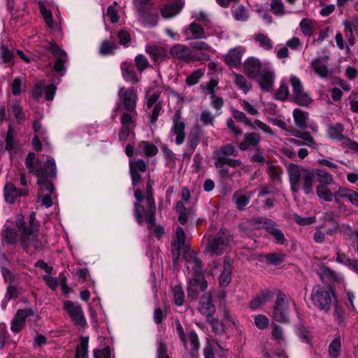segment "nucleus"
I'll list each match as a JSON object with an SVG mask.
<instances>
[{
    "instance_id": "obj_41",
    "label": "nucleus",
    "mask_w": 358,
    "mask_h": 358,
    "mask_svg": "<svg viewBox=\"0 0 358 358\" xmlns=\"http://www.w3.org/2000/svg\"><path fill=\"white\" fill-rule=\"evenodd\" d=\"M1 241L10 245H16L19 239L17 232L12 228H6L1 232Z\"/></svg>"
},
{
    "instance_id": "obj_25",
    "label": "nucleus",
    "mask_w": 358,
    "mask_h": 358,
    "mask_svg": "<svg viewBox=\"0 0 358 358\" xmlns=\"http://www.w3.org/2000/svg\"><path fill=\"white\" fill-rule=\"evenodd\" d=\"M158 152V148L151 141H141L138 143L136 153L143 157L150 158L155 157Z\"/></svg>"
},
{
    "instance_id": "obj_53",
    "label": "nucleus",
    "mask_w": 358,
    "mask_h": 358,
    "mask_svg": "<svg viewBox=\"0 0 358 358\" xmlns=\"http://www.w3.org/2000/svg\"><path fill=\"white\" fill-rule=\"evenodd\" d=\"M271 337L278 343H282L285 341V336L282 328L275 323L271 324Z\"/></svg>"
},
{
    "instance_id": "obj_55",
    "label": "nucleus",
    "mask_w": 358,
    "mask_h": 358,
    "mask_svg": "<svg viewBox=\"0 0 358 358\" xmlns=\"http://www.w3.org/2000/svg\"><path fill=\"white\" fill-rule=\"evenodd\" d=\"M11 110L15 117L17 122L18 124H22L26 119V115L18 101H15L13 103L11 106Z\"/></svg>"
},
{
    "instance_id": "obj_46",
    "label": "nucleus",
    "mask_w": 358,
    "mask_h": 358,
    "mask_svg": "<svg viewBox=\"0 0 358 358\" xmlns=\"http://www.w3.org/2000/svg\"><path fill=\"white\" fill-rule=\"evenodd\" d=\"M341 337L336 336L329 345L328 352L330 358H338L341 355Z\"/></svg>"
},
{
    "instance_id": "obj_49",
    "label": "nucleus",
    "mask_w": 358,
    "mask_h": 358,
    "mask_svg": "<svg viewBox=\"0 0 358 358\" xmlns=\"http://www.w3.org/2000/svg\"><path fill=\"white\" fill-rule=\"evenodd\" d=\"M317 196L325 201H331L334 198V194L324 185H318L316 187Z\"/></svg>"
},
{
    "instance_id": "obj_38",
    "label": "nucleus",
    "mask_w": 358,
    "mask_h": 358,
    "mask_svg": "<svg viewBox=\"0 0 358 358\" xmlns=\"http://www.w3.org/2000/svg\"><path fill=\"white\" fill-rule=\"evenodd\" d=\"M121 73L123 78L131 83H136L138 78L131 63L124 62L120 65Z\"/></svg>"
},
{
    "instance_id": "obj_47",
    "label": "nucleus",
    "mask_w": 358,
    "mask_h": 358,
    "mask_svg": "<svg viewBox=\"0 0 358 358\" xmlns=\"http://www.w3.org/2000/svg\"><path fill=\"white\" fill-rule=\"evenodd\" d=\"M314 21L310 18H303L299 23V28L305 36L310 37L313 34Z\"/></svg>"
},
{
    "instance_id": "obj_54",
    "label": "nucleus",
    "mask_w": 358,
    "mask_h": 358,
    "mask_svg": "<svg viewBox=\"0 0 358 358\" xmlns=\"http://www.w3.org/2000/svg\"><path fill=\"white\" fill-rule=\"evenodd\" d=\"M174 303L178 306H181L184 303L185 293L181 285H176L172 288Z\"/></svg>"
},
{
    "instance_id": "obj_48",
    "label": "nucleus",
    "mask_w": 358,
    "mask_h": 358,
    "mask_svg": "<svg viewBox=\"0 0 358 358\" xmlns=\"http://www.w3.org/2000/svg\"><path fill=\"white\" fill-rule=\"evenodd\" d=\"M293 136L301 139L303 141L305 145L309 146L314 149H315L318 147V144L315 141L313 137L308 131H305V132L295 131L293 134Z\"/></svg>"
},
{
    "instance_id": "obj_59",
    "label": "nucleus",
    "mask_w": 358,
    "mask_h": 358,
    "mask_svg": "<svg viewBox=\"0 0 358 358\" xmlns=\"http://www.w3.org/2000/svg\"><path fill=\"white\" fill-rule=\"evenodd\" d=\"M293 98L294 102L301 106H308L313 101L309 94L304 92V90L296 94Z\"/></svg>"
},
{
    "instance_id": "obj_19",
    "label": "nucleus",
    "mask_w": 358,
    "mask_h": 358,
    "mask_svg": "<svg viewBox=\"0 0 358 358\" xmlns=\"http://www.w3.org/2000/svg\"><path fill=\"white\" fill-rule=\"evenodd\" d=\"M145 52L150 55L155 64H159L169 58V52L167 49L158 45L146 46Z\"/></svg>"
},
{
    "instance_id": "obj_61",
    "label": "nucleus",
    "mask_w": 358,
    "mask_h": 358,
    "mask_svg": "<svg viewBox=\"0 0 358 358\" xmlns=\"http://www.w3.org/2000/svg\"><path fill=\"white\" fill-rule=\"evenodd\" d=\"M39 9L41 15H43L46 24L50 27H53V19L52 15L50 10L45 8V4L43 2H39Z\"/></svg>"
},
{
    "instance_id": "obj_56",
    "label": "nucleus",
    "mask_w": 358,
    "mask_h": 358,
    "mask_svg": "<svg viewBox=\"0 0 358 358\" xmlns=\"http://www.w3.org/2000/svg\"><path fill=\"white\" fill-rule=\"evenodd\" d=\"M188 30L192 34L193 38L201 39L206 38L204 29L196 22H192L189 25Z\"/></svg>"
},
{
    "instance_id": "obj_10",
    "label": "nucleus",
    "mask_w": 358,
    "mask_h": 358,
    "mask_svg": "<svg viewBox=\"0 0 358 358\" xmlns=\"http://www.w3.org/2000/svg\"><path fill=\"white\" fill-rule=\"evenodd\" d=\"M148 182L146 185V203L148 206L147 213L145 215V222L148 223V229L155 226V212L156 206L153 197V185L154 180L150 178V176H148Z\"/></svg>"
},
{
    "instance_id": "obj_43",
    "label": "nucleus",
    "mask_w": 358,
    "mask_h": 358,
    "mask_svg": "<svg viewBox=\"0 0 358 358\" xmlns=\"http://www.w3.org/2000/svg\"><path fill=\"white\" fill-rule=\"evenodd\" d=\"M293 117L296 127L302 129L307 127V119L308 117V113L304 112L301 109L296 108L293 111Z\"/></svg>"
},
{
    "instance_id": "obj_40",
    "label": "nucleus",
    "mask_w": 358,
    "mask_h": 358,
    "mask_svg": "<svg viewBox=\"0 0 358 358\" xmlns=\"http://www.w3.org/2000/svg\"><path fill=\"white\" fill-rule=\"evenodd\" d=\"M42 177L54 178L57 175L55 161L52 157H48L42 166Z\"/></svg>"
},
{
    "instance_id": "obj_31",
    "label": "nucleus",
    "mask_w": 358,
    "mask_h": 358,
    "mask_svg": "<svg viewBox=\"0 0 358 358\" xmlns=\"http://www.w3.org/2000/svg\"><path fill=\"white\" fill-rule=\"evenodd\" d=\"M118 110L120 112V122L121 125L135 128L138 117L136 109Z\"/></svg>"
},
{
    "instance_id": "obj_21",
    "label": "nucleus",
    "mask_w": 358,
    "mask_h": 358,
    "mask_svg": "<svg viewBox=\"0 0 358 358\" xmlns=\"http://www.w3.org/2000/svg\"><path fill=\"white\" fill-rule=\"evenodd\" d=\"M257 83L262 90L270 92L272 90L275 75L273 71L264 69L258 75Z\"/></svg>"
},
{
    "instance_id": "obj_28",
    "label": "nucleus",
    "mask_w": 358,
    "mask_h": 358,
    "mask_svg": "<svg viewBox=\"0 0 358 358\" xmlns=\"http://www.w3.org/2000/svg\"><path fill=\"white\" fill-rule=\"evenodd\" d=\"M184 6L181 0H176L169 3L164 4L161 8V15L164 18H171L178 15Z\"/></svg>"
},
{
    "instance_id": "obj_5",
    "label": "nucleus",
    "mask_w": 358,
    "mask_h": 358,
    "mask_svg": "<svg viewBox=\"0 0 358 358\" xmlns=\"http://www.w3.org/2000/svg\"><path fill=\"white\" fill-rule=\"evenodd\" d=\"M236 155L237 152L232 144L227 143L220 147V149L216 150L213 153V158L215 159V166L216 168H222L224 165H228L230 167L235 168L241 166L242 162L240 159L229 157V156L236 157Z\"/></svg>"
},
{
    "instance_id": "obj_39",
    "label": "nucleus",
    "mask_w": 358,
    "mask_h": 358,
    "mask_svg": "<svg viewBox=\"0 0 358 358\" xmlns=\"http://www.w3.org/2000/svg\"><path fill=\"white\" fill-rule=\"evenodd\" d=\"M253 39L259 47L265 51H270L273 48V42L267 34L257 33L254 35Z\"/></svg>"
},
{
    "instance_id": "obj_6",
    "label": "nucleus",
    "mask_w": 358,
    "mask_h": 358,
    "mask_svg": "<svg viewBox=\"0 0 358 358\" xmlns=\"http://www.w3.org/2000/svg\"><path fill=\"white\" fill-rule=\"evenodd\" d=\"M333 297H335L334 291L328 287L320 285H315L310 294V300L313 306L320 310L325 311L329 310Z\"/></svg>"
},
{
    "instance_id": "obj_62",
    "label": "nucleus",
    "mask_w": 358,
    "mask_h": 358,
    "mask_svg": "<svg viewBox=\"0 0 358 358\" xmlns=\"http://www.w3.org/2000/svg\"><path fill=\"white\" fill-rule=\"evenodd\" d=\"M271 8L275 15L282 16L285 13V6L282 0H271Z\"/></svg>"
},
{
    "instance_id": "obj_13",
    "label": "nucleus",
    "mask_w": 358,
    "mask_h": 358,
    "mask_svg": "<svg viewBox=\"0 0 358 358\" xmlns=\"http://www.w3.org/2000/svg\"><path fill=\"white\" fill-rule=\"evenodd\" d=\"M5 201L9 204H14L20 197L26 196L29 194L27 189L17 188L12 182H6L3 189Z\"/></svg>"
},
{
    "instance_id": "obj_17",
    "label": "nucleus",
    "mask_w": 358,
    "mask_h": 358,
    "mask_svg": "<svg viewBox=\"0 0 358 358\" xmlns=\"http://www.w3.org/2000/svg\"><path fill=\"white\" fill-rule=\"evenodd\" d=\"M329 56H320L313 59L310 66L315 73L321 78L330 76L331 73L329 69Z\"/></svg>"
},
{
    "instance_id": "obj_22",
    "label": "nucleus",
    "mask_w": 358,
    "mask_h": 358,
    "mask_svg": "<svg viewBox=\"0 0 358 358\" xmlns=\"http://www.w3.org/2000/svg\"><path fill=\"white\" fill-rule=\"evenodd\" d=\"M253 192H248L245 189H240L236 191L232 196V201L238 210H243L252 199Z\"/></svg>"
},
{
    "instance_id": "obj_60",
    "label": "nucleus",
    "mask_w": 358,
    "mask_h": 358,
    "mask_svg": "<svg viewBox=\"0 0 358 358\" xmlns=\"http://www.w3.org/2000/svg\"><path fill=\"white\" fill-rule=\"evenodd\" d=\"M204 75V71L201 69H197L191 73L185 78V83L187 85L192 86L199 83V80Z\"/></svg>"
},
{
    "instance_id": "obj_12",
    "label": "nucleus",
    "mask_w": 358,
    "mask_h": 358,
    "mask_svg": "<svg viewBox=\"0 0 358 358\" xmlns=\"http://www.w3.org/2000/svg\"><path fill=\"white\" fill-rule=\"evenodd\" d=\"M63 308L76 324L82 327L86 324L84 313L80 304L68 300L64 302Z\"/></svg>"
},
{
    "instance_id": "obj_15",
    "label": "nucleus",
    "mask_w": 358,
    "mask_h": 358,
    "mask_svg": "<svg viewBox=\"0 0 358 358\" xmlns=\"http://www.w3.org/2000/svg\"><path fill=\"white\" fill-rule=\"evenodd\" d=\"M207 287V281L206 280L204 275L192 278L189 282L187 296L193 300L196 299L199 294L205 291Z\"/></svg>"
},
{
    "instance_id": "obj_30",
    "label": "nucleus",
    "mask_w": 358,
    "mask_h": 358,
    "mask_svg": "<svg viewBox=\"0 0 358 358\" xmlns=\"http://www.w3.org/2000/svg\"><path fill=\"white\" fill-rule=\"evenodd\" d=\"M203 136V130L199 126L193 127L187 137V148L192 154L199 144Z\"/></svg>"
},
{
    "instance_id": "obj_44",
    "label": "nucleus",
    "mask_w": 358,
    "mask_h": 358,
    "mask_svg": "<svg viewBox=\"0 0 358 358\" xmlns=\"http://www.w3.org/2000/svg\"><path fill=\"white\" fill-rule=\"evenodd\" d=\"M234 82L238 88L244 94L248 93L252 88V85L248 83L244 76L239 73L234 74Z\"/></svg>"
},
{
    "instance_id": "obj_36",
    "label": "nucleus",
    "mask_w": 358,
    "mask_h": 358,
    "mask_svg": "<svg viewBox=\"0 0 358 358\" xmlns=\"http://www.w3.org/2000/svg\"><path fill=\"white\" fill-rule=\"evenodd\" d=\"M265 230L274 238L278 244L282 245L285 243L286 241L285 235L282 231L276 227V224L274 221L271 219L266 221Z\"/></svg>"
},
{
    "instance_id": "obj_64",
    "label": "nucleus",
    "mask_w": 358,
    "mask_h": 358,
    "mask_svg": "<svg viewBox=\"0 0 358 358\" xmlns=\"http://www.w3.org/2000/svg\"><path fill=\"white\" fill-rule=\"evenodd\" d=\"M134 61L136 67L140 72L145 71L149 66L148 59L143 55L140 54L136 56Z\"/></svg>"
},
{
    "instance_id": "obj_50",
    "label": "nucleus",
    "mask_w": 358,
    "mask_h": 358,
    "mask_svg": "<svg viewBox=\"0 0 358 358\" xmlns=\"http://www.w3.org/2000/svg\"><path fill=\"white\" fill-rule=\"evenodd\" d=\"M218 350H220V357L225 355L226 351L220 345V344L217 343L214 348L210 345H206L204 348V358H215V356L218 355Z\"/></svg>"
},
{
    "instance_id": "obj_20",
    "label": "nucleus",
    "mask_w": 358,
    "mask_h": 358,
    "mask_svg": "<svg viewBox=\"0 0 358 358\" xmlns=\"http://www.w3.org/2000/svg\"><path fill=\"white\" fill-rule=\"evenodd\" d=\"M262 67V62L254 57L247 58L243 65L244 73L252 78L257 77L261 73Z\"/></svg>"
},
{
    "instance_id": "obj_26",
    "label": "nucleus",
    "mask_w": 358,
    "mask_h": 358,
    "mask_svg": "<svg viewBox=\"0 0 358 358\" xmlns=\"http://www.w3.org/2000/svg\"><path fill=\"white\" fill-rule=\"evenodd\" d=\"M244 52L245 48L241 47H236L231 49L224 56L225 63L231 67H239L241 64L242 55Z\"/></svg>"
},
{
    "instance_id": "obj_3",
    "label": "nucleus",
    "mask_w": 358,
    "mask_h": 358,
    "mask_svg": "<svg viewBox=\"0 0 358 358\" xmlns=\"http://www.w3.org/2000/svg\"><path fill=\"white\" fill-rule=\"evenodd\" d=\"M231 239L230 232L226 229H221L215 236L208 238L205 251L211 256L221 255L229 249Z\"/></svg>"
},
{
    "instance_id": "obj_23",
    "label": "nucleus",
    "mask_w": 358,
    "mask_h": 358,
    "mask_svg": "<svg viewBox=\"0 0 358 358\" xmlns=\"http://www.w3.org/2000/svg\"><path fill=\"white\" fill-rule=\"evenodd\" d=\"M24 164L29 173L36 176L38 179L43 176L42 166L39 159L34 152H29L25 157Z\"/></svg>"
},
{
    "instance_id": "obj_8",
    "label": "nucleus",
    "mask_w": 358,
    "mask_h": 358,
    "mask_svg": "<svg viewBox=\"0 0 358 358\" xmlns=\"http://www.w3.org/2000/svg\"><path fill=\"white\" fill-rule=\"evenodd\" d=\"M117 95V110L136 109L138 95L134 87H120Z\"/></svg>"
},
{
    "instance_id": "obj_27",
    "label": "nucleus",
    "mask_w": 358,
    "mask_h": 358,
    "mask_svg": "<svg viewBox=\"0 0 358 358\" xmlns=\"http://www.w3.org/2000/svg\"><path fill=\"white\" fill-rule=\"evenodd\" d=\"M261 141V136L257 132L245 133L243 141L238 144V148L241 151H246L250 148H256Z\"/></svg>"
},
{
    "instance_id": "obj_4",
    "label": "nucleus",
    "mask_w": 358,
    "mask_h": 358,
    "mask_svg": "<svg viewBox=\"0 0 358 358\" xmlns=\"http://www.w3.org/2000/svg\"><path fill=\"white\" fill-rule=\"evenodd\" d=\"M275 297L271 317L278 322L287 324L289 322V299L280 289H275Z\"/></svg>"
},
{
    "instance_id": "obj_24",
    "label": "nucleus",
    "mask_w": 358,
    "mask_h": 358,
    "mask_svg": "<svg viewBox=\"0 0 358 358\" xmlns=\"http://www.w3.org/2000/svg\"><path fill=\"white\" fill-rule=\"evenodd\" d=\"M146 170L147 165L145 162L141 159L131 161L129 162V171L132 180V184L134 185H136L138 182H140L141 180V176L138 172L140 171L144 173L146 171Z\"/></svg>"
},
{
    "instance_id": "obj_42",
    "label": "nucleus",
    "mask_w": 358,
    "mask_h": 358,
    "mask_svg": "<svg viewBox=\"0 0 358 358\" xmlns=\"http://www.w3.org/2000/svg\"><path fill=\"white\" fill-rule=\"evenodd\" d=\"M267 165L266 172L270 176L272 182L275 185L281 183V174L282 173V169L279 166L273 165L269 162H267Z\"/></svg>"
},
{
    "instance_id": "obj_14",
    "label": "nucleus",
    "mask_w": 358,
    "mask_h": 358,
    "mask_svg": "<svg viewBox=\"0 0 358 358\" xmlns=\"http://www.w3.org/2000/svg\"><path fill=\"white\" fill-rule=\"evenodd\" d=\"M169 55L174 58L186 62H191L200 59L199 57L193 55L192 52L188 47L179 43L175 44L170 48Z\"/></svg>"
},
{
    "instance_id": "obj_16",
    "label": "nucleus",
    "mask_w": 358,
    "mask_h": 358,
    "mask_svg": "<svg viewBox=\"0 0 358 358\" xmlns=\"http://www.w3.org/2000/svg\"><path fill=\"white\" fill-rule=\"evenodd\" d=\"M56 57L54 64V70L57 72H62L65 70L64 64L67 62L66 52L58 46L55 42H50L47 48Z\"/></svg>"
},
{
    "instance_id": "obj_35",
    "label": "nucleus",
    "mask_w": 358,
    "mask_h": 358,
    "mask_svg": "<svg viewBox=\"0 0 358 358\" xmlns=\"http://www.w3.org/2000/svg\"><path fill=\"white\" fill-rule=\"evenodd\" d=\"M134 196L138 202L135 203L134 208H135V216L136 217L137 222L139 224H141L145 220V215L147 211L145 210L144 207L139 203L144 199V196L143 192L138 189L134 192Z\"/></svg>"
},
{
    "instance_id": "obj_18",
    "label": "nucleus",
    "mask_w": 358,
    "mask_h": 358,
    "mask_svg": "<svg viewBox=\"0 0 358 358\" xmlns=\"http://www.w3.org/2000/svg\"><path fill=\"white\" fill-rule=\"evenodd\" d=\"M34 315L31 308L20 309L15 313L10 324V330L14 333L20 332L25 325L26 318Z\"/></svg>"
},
{
    "instance_id": "obj_7",
    "label": "nucleus",
    "mask_w": 358,
    "mask_h": 358,
    "mask_svg": "<svg viewBox=\"0 0 358 358\" xmlns=\"http://www.w3.org/2000/svg\"><path fill=\"white\" fill-rule=\"evenodd\" d=\"M190 192L187 187H183L180 193L181 200L177 202L176 210L178 214V222L180 224H185L189 219H192L195 216V209L193 207L186 208L185 204H187L190 199Z\"/></svg>"
},
{
    "instance_id": "obj_32",
    "label": "nucleus",
    "mask_w": 358,
    "mask_h": 358,
    "mask_svg": "<svg viewBox=\"0 0 358 358\" xmlns=\"http://www.w3.org/2000/svg\"><path fill=\"white\" fill-rule=\"evenodd\" d=\"M233 261L229 257H225L223 264V270L219 278V283L221 287L228 286L231 280Z\"/></svg>"
},
{
    "instance_id": "obj_45",
    "label": "nucleus",
    "mask_w": 358,
    "mask_h": 358,
    "mask_svg": "<svg viewBox=\"0 0 358 358\" xmlns=\"http://www.w3.org/2000/svg\"><path fill=\"white\" fill-rule=\"evenodd\" d=\"M116 49L117 44L115 41L111 38L110 40L106 39L101 43L99 52L103 55H113Z\"/></svg>"
},
{
    "instance_id": "obj_33",
    "label": "nucleus",
    "mask_w": 358,
    "mask_h": 358,
    "mask_svg": "<svg viewBox=\"0 0 358 358\" xmlns=\"http://www.w3.org/2000/svg\"><path fill=\"white\" fill-rule=\"evenodd\" d=\"M198 309L201 314L206 317H210L215 313V307L211 302L210 293H206L202 296Z\"/></svg>"
},
{
    "instance_id": "obj_29",
    "label": "nucleus",
    "mask_w": 358,
    "mask_h": 358,
    "mask_svg": "<svg viewBox=\"0 0 358 358\" xmlns=\"http://www.w3.org/2000/svg\"><path fill=\"white\" fill-rule=\"evenodd\" d=\"M339 198H345L352 205L358 206V193L352 189L340 187L334 193V201L338 204H340Z\"/></svg>"
},
{
    "instance_id": "obj_51",
    "label": "nucleus",
    "mask_w": 358,
    "mask_h": 358,
    "mask_svg": "<svg viewBox=\"0 0 358 358\" xmlns=\"http://www.w3.org/2000/svg\"><path fill=\"white\" fill-rule=\"evenodd\" d=\"M89 338L87 337H82L79 345L76 349V358H88L87 348H88Z\"/></svg>"
},
{
    "instance_id": "obj_58",
    "label": "nucleus",
    "mask_w": 358,
    "mask_h": 358,
    "mask_svg": "<svg viewBox=\"0 0 358 358\" xmlns=\"http://www.w3.org/2000/svg\"><path fill=\"white\" fill-rule=\"evenodd\" d=\"M232 115L235 120L240 122L244 123L246 126L249 127L250 129H255L254 124L250 118H248L246 115L238 110L234 109L232 110Z\"/></svg>"
},
{
    "instance_id": "obj_9",
    "label": "nucleus",
    "mask_w": 358,
    "mask_h": 358,
    "mask_svg": "<svg viewBox=\"0 0 358 358\" xmlns=\"http://www.w3.org/2000/svg\"><path fill=\"white\" fill-rule=\"evenodd\" d=\"M186 124L182 117L181 110L178 109L172 117V125L170 129L171 136L175 137V143L180 145L182 144L186 138Z\"/></svg>"
},
{
    "instance_id": "obj_1",
    "label": "nucleus",
    "mask_w": 358,
    "mask_h": 358,
    "mask_svg": "<svg viewBox=\"0 0 358 358\" xmlns=\"http://www.w3.org/2000/svg\"><path fill=\"white\" fill-rule=\"evenodd\" d=\"M287 173L290 188L292 192L297 193L301 189L306 195L313 192L315 177H317L320 185H329L333 183L334 178L331 174L320 169H309L295 164H290L287 166Z\"/></svg>"
},
{
    "instance_id": "obj_37",
    "label": "nucleus",
    "mask_w": 358,
    "mask_h": 358,
    "mask_svg": "<svg viewBox=\"0 0 358 358\" xmlns=\"http://www.w3.org/2000/svg\"><path fill=\"white\" fill-rule=\"evenodd\" d=\"M343 130L342 124H329L327 127V134L331 139L340 141L343 144L348 138L343 134Z\"/></svg>"
},
{
    "instance_id": "obj_2",
    "label": "nucleus",
    "mask_w": 358,
    "mask_h": 358,
    "mask_svg": "<svg viewBox=\"0 0 358 358\" xmlns=\"http://www.w3.org/2000/svg\"><path fill=\"white\" fill-rule=\"evenodd\" d=\"M15 226L20 233L19 243L22 250L27 255H33L43 251L47 241L39 237L40 224L36 218V213L29 215L28 224L22 214H18L15 219Z\"/></svg>"
},
{
    "instance_id": "obj_57",
    "label": "nucleus",
    "mask_w": 358,
    "mask_h": 358,
    "mask_svg": "<svg viewBox=\"0 0 358 358\" xmlns=\"http://www.w3.org/2000/svg\"><path fill=\"white\" fill-rule=\"evenodd\" d=\"M38 185L41 187V192L42 194L46 192V194H52L54 193L55 187L52 182L48 181V178L40 177L37 181Z\"/></svg>"
},
{
    "instance_id": "obj_63",
    "label": "nucleus",
    "mask_w": 358,
    "mask_h": 358,
    "mask_svg": "<svg viewBox=\"0 0 358 358\" xmlns=\"http://www.w3.org/2000/svg\"><path fill=\"white\" fill-rule=\"evenodd\" d=\"M188 341L190 343L191 350L194 354H196L200 348V343L197 334L191 331L188 334Z\"/></svg>"
},
{
    "instance_id": "obj_34",
    "label": "nucleus",
    "mask_w": 358,
    "mask_h": 358,
    "mask_svg": "<svg viewBox=\"0 0 358 358\" xmlns=\"http://www.w3.org/2000/svg\"><path fill=\"white\" fill-rule=\"evenodd\" d=\"M269 219L266 217H255L243 222L240 224L239 227L241 229V230L245 231L257 230L260 229H265L266 222Z\"/></svg>"
},
{
    "instance_id": "obj_11",
    "label": "nucleus",
    "mask_w": 358,
    "mask_h": 358,
    "mask_svg": "<svg viewBox=\"0 0 358 358\" xmlns=\"http://www.w3.org/2000/svg\"><path fill=\"white\" fill-rule=\"evenodd\" d=\"M185 259L187 272L192 278L203 275L201 261L198 258L196 252L192 250L187 251L185 254Z\"/></svg>"
},
{
    "instance_id": "obj_52",
    "label": "nucleus",
    "mask_w": 358,
    "mask_h": 358,
    "mask_svg": "<svg viewBox=\"0 0 358 358\" xmlns=\"http://www.w3.org/2000/svg\"><path fill=\"white\" fill-rule=\"evenodd\" d=\"M343 25L345 29H348L350 32V36L349 39V43L350 45L354 44V36L353 33H355L358 35V17L353 19L352 22L345 21L343 22Z\"/></svg>"
}]
</instances>
